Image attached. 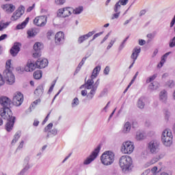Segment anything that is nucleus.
<instances>
[{"label": "nucleus", "mask_w": 175, "mask_h": 175, "mask_svg": "<svg viewBox=\"0 0 175 175\" xmlns=\"http://www.w3.org/2000/svg\"><path fill=\"white\" fill-rule=\"evenodd\" d=\"M148 149L150 154H158L161 150V142L157 139L150 141L148 144Z\"/></svg>", "instance_id": "nucleus-5"}, {"label": "nucleus", "mask_w": 175, "mask_h": 175, "mask_svg": "<svg viewBox=\"0 0 175 175\" xmlns=\"http://www.w3.org/2000/svg\"><path fill=\"white\" fill-rule=\"evenodd\" d=\"M101 163L105 166H110L114 163V153L111 151L105 152L100 157Z\"/></svg>", "instance_id": "nucleus-3"}, {"label": "nucleus", "mask_w": 175, "mask_h": 175, "mask_svg": "<svg viewBox=\"0 0 175 175\" xmlns=\"http://www.w3.org/2000/svg\"><path fill=\"white\" fill-rule=\"evenodd\" d=\"M146 38H148L147 43H150V42H151V39H154L155 38V35L152 33H148L147 34Z\"/></svg>", "instance_id": "nucleus-46"}, {"label": "nucleus", "mask_w": 175, "mask_h": 175, "mask_svg": "<svg viewBox=\"0 0 175 175\" xmlns=\"http://www.w3.org/2000/svg\"><path fill=\"white\" fill-rule=\"evenodd\" d=\"M46 35H47L48 39H50L51 36H54V32H53V31H49L47 32Z\"/></svg>", "instance_id": "nucleus-60"}, {"label": "nucleus", "mask_w": 175, "mask_h": 175, "mask_svg": "<svg viewBox=\"0 0 175 175\" xmlns=\"http://www.w3.org/2000/svg\"><path fill=\"white\" fill-rule=\"evenodd\" d=\"M36 65L38 69H44L49 65V60L47 59H38L36 62Z\"/></svg>", "instance_id": "nucleus-17"}, {"label": "nucleus", "mask_w": 175, "mask_h": 175, "mask_svg": "<svg viewBox=\"0 0 175 175\" xmlns=\"http://www.w3.org/2000/svg\"><path fill=\"white\" fill-rule=\"evenodd\" d=\"M27 38H35L38 33H39V29L36 28H31L29 29L27 32Z\"/></svg>", "instance_id": "nucleus-23"}, {"label": "nucleus", "mask_w": 175, "mask_h": 175, "mask_svg": "<svg viewBox=\"0 0 175 175\" xmlns=\"http://www.w3.org/2000/svg\"><path fill=\"white\" fill-rule=\"evenodd\" d=\"M145 138H146V136L144 135V133L140 131H137L136 136H135L136 140H138V141L144 140Z\"/></svg>", "instance_id": "nucleus-30"}, {"label": "nucleus", "mask_w": 175, "mask_h": 175, "mask_svg": "<svg viewBox=\"0 0 175 175\" xmlns=\"http://www.w3.org/2000/svg\"><path fill=\"white\" fill-rule=\"evenodd\" d=\"M129 1V0H119L118 1V3H119L122 6H125V5H126V3H128Z\"/></svg>", "instance_id": "nucleus-52"}, {"label": "nucleus", "mask_w": 175, "mask_h": 175, "mask_svg": "<svg viewBox=\"0 0 175 175\" xmlns=\"http://www.w3.org/2000/svg\"><path fill=\"white\" fill-rule=\"evenodd\" d=\"M55 83H57V81H54L53 83L51 85V86L50 87L49 90V93L50 94L51 92H53V90H54V87L55 85Z\"/></svg>", "instance_id": "nucleus-53"}, {"label": "nucleus", "mask_w": 175, "mask_h": 175, "mask_svg": "<svg viewBox=\"0 0 175 175\" xmlns=\"http://www.w3.org/2000/svg\"><path fill=\"white\" fill-rule=\"evenodd\" d=\"M120 9H121V4L119 3L118 1L113 8V10H114L115 13L120 12Z\"/></svg>", "instance_id": "nucleus-40"}, {"label": "nucleus", "mask_w": 175, "mask_h": 175, "mask_svg": "<svg viewBox=\"0 0 175 175\" xmlns=\"http://www.w3.org/2000/svg\"><path fill=\"white\" fill-rule=\"evenodd\" d=\"M161 142L165 147H170L173 144V134L169 129H165L161 135Z\"/></svg>", "instance_id": "nucleus-2"}, {"label": "nucleus", "mask_w": 175, "mask_h": 175, "mask_svg": "<svg viewBox=\"0 0 175 175\" xmlns=\"http://www.w3.org/2000/svg\"><path fill=\"white\" fill-rule=\"evenodd\" d=\"M134 150L135 145H133V142H132L127 141L123 142L121 146V152H122V154H132Z\"/></svg>", "instance_id": "nucleus-7"}, {"label": "nucleus", "mask_w": 175, "mask_h": 175, "mask_svg": "<svg viewBox=\"0 0 175 175\" xmlns=\"http://www.w3.org/2000/svg\"><path fill=\"white\" fill-rule=\"evenodd\" d=\"M33 23L35 24V25H37V27H44V25L47 24V16H37L33 20Z\"/></svg>", "instance_id": "nucleus-11"}, {"label": "nucleus", "mask_w": 175, "mask_h": 175, "mask_svg": "<svg viewBox=\"0 0 175 175\" xmlns=\"http://www.w3.org/2000/svg\"><path fill=\"white\" fill-rule=\"evenodd\" d=\"M53 128V123H49L44 129V132H50V129Z\"/></svg>", "instance_id": "nucleus-49"}, {"label": "nucleus", "mask_w": 175, "mask_h": 175, "mask_svg": "<svg viewBox=\"0 0 175 175\" xmlns=\"http://www.w3.org/2000/svg\"><path fill=\"white\" fill-rule=\"evenodd\" d=\"M117 39L114 38L113 40H111L109 44V45L107 46V50H110L111 47H113V44L116 43Z\"/></svg>", "instance_id": "nucleus-45"}, {"label": "nucleus", "mask_w": 175, "mask_h": 175, "mask_svg": "<svg viewBox=\"0 0 175 175\" xmlns=\"http://www.w3.org/2000/svg\"><path fill=\"white\" fill-rule=\"evenodd\" d=\"M1 8L3 10L7 12V13H13V11L16 10V6L13 4H4L1 5Z\"/></svg>", "instance_id": "nucleus-20"}, {"label": "nucleus", "mask_w": 175, "mask_h": 175, "mask_svg": "<svg viewBox=\"0 0 175 175\" xmlns=\"http://www.w3.org/2000/svg\"><path fill=\"white\" fill-rule=\"evenodd\" d=\"M3 84H5V81L3 80L2 75L0 74V86L3 85Z\"/></svg>", "instance_id": "nucleus-61"}, {"label": "nucleus", "mask_w": 175, "mask_h": 175, "mask_svg": "<svg viewBox=\"0 0 175 175\" xmlns=\"http://www.w3.org/2000/svg\"><path fill=\"white\" fill-rule=\"evenodd\" d=\"M170 54H172V52H167L161 57V60L160 62V68H162V66H163V64L166 62V59L167 57L170 55Z\"/></svg>", "instance_id": "nucleus-29"}, {"label": "nucleus", "mask_w": 175, "mask_h": 175, "mask_svg": "<svg viewBox=\"0 0 175 175\" xmlns=\"http://www.w3.org/2000/svg\"><path fill=\"white\" fill-rule=\"evenodd\" d=\"M31 169V165H29V157H26L23 161V169L21 170L24 174H25L28 170Z\"/></svg>", "instance_id": "nucleus-21"}, {"label": "nucleus", "mask_w": 175, "mask_h": 175, "mask_svg": "<svg viewBox=\"0 0 175 175\" xmlns=\"http://www.w3.org/2000/svg\"><path fill=\"white\" fill-rule=\"evenodd\" d=\"M146 44V40H139V46H144Z\"/></svg>", "instance_id": "nucleus-63"}, {"label": "nucleus", "mask_w": 175, "mask_h": 175, "mask_svg": "<svg viewBox=\"0 0 175 175\" xmlns=\"http://www.w3.org/2000/svg\"><path fill=\"white\" fill-rule=\"evenodd\" d=\"M160 96V100H162L163 102H166V100L167 99V92L166 90H163L160 92L159 94Z\"/></svg>", "instance_id": "nucleus-31"}, {"label": "nucleus", "mask_w": 175, "mask_h": 175, "mask_svg": "<svg viewBox=\"0 0 175 175\" xmlns=\"http://www.w3.org/2000/svg\"><path fill=\"white\" fill-rule=\"evenodd\" d=\"M43 49V45L40 42H36L33 45L34 52L33 53V57L34 58H39L42 55L40 51Z\"/></svg>", "instance_id": "nucleus-14"}, {"label": "nucleus", "mask_w": 175, "mask_h": 175, "mask_svg": "<svg viewBox=\"0 0 175 175\" xmlns=\"http://www.w3.org/2000/svg\"><path fill=\"white\" fill-rule=\"evenodd\" d=\"M10 25V22H3V21H1L0 22V31H3V29H6L7 27Z\"/></svg>", "instance_id": "nucleus-33"}, {"label": "nucleus", "mask_w": 175, "mask_h": 175, "mask_svg": "<svg viewBox=\"0 0 175 175\" xmlns=\"http://www.w3.org/2000/svg\"><path fill=\"white\" fill-rule=\"evenodd\" d=\"M157 79V74L153 75L151 77H149L146 79V83L148 84V83H151V81H154V80Z\"/></svg>", "instance_id": "nucleus-41"}, {"label": "nucleus", "mask_w": 175, "mask_h": 175, "mask_svg": "<svg viewBox=\"0 0 175 175\" xmlns=\"http://www.w3.org/2000/svg\"><path fill=\"white\" fill-rule=\"evenodd\" d=\"M29 23V17L26 18V19L21 23L16 26L18 29H24L25 27H27V24Z\"/></svg>", "instance_id": "nucleus-27"}, {"label": "nucleus", "mask_w": 175, "mask_h": 175, "mask_svg": "<svg viewBox=\"0 0 175 175\" xmlns=\"http://www.w3.org/2000/svg\"><path fill=\"white\" fill-rule=\"evenodd\" d=\"M88 94V93L87 92V90H85L81 91L82 96H87Z\"/></svg>", "instance_id": "nucleus-64"}, {"label": "nucleus", "mask_w": 175, "mask_h": 175, "mask_svg": "<svg viewBox=\"0 0 175 175\" xmlns=\"http://www.w3.org/2000/svg\"><path fill=\"white\" fill-rule=\"evenodd\" d=\"M100 151V145H98L93 152H92V154L88 157L84 161H83V165H90L92 162H94L95 159L98 157V155L99 154V152Z\"/></svg>", "instance_id": "nucleus-6"}, {"label": "nucleus", "mask_w": 175, "mask_h": 175, "mask_svg": "<svg viewBox=\"0 0 175 175\" xmlns=\"http://www.w3.org/2000/svg\"><path fill=\"white\" fill-rule=\"evenodd\" d=\"M34 94L36 96H42L43 95V86L39 85L34 91Z\"/></svg>", "instance_id": "nucleus-28"}, {"label": "nucleus", "mask_w": 175, "mask_h": 175, "mask_svg": "<svg viewBox=\"0 0 175 175\" xmlns=\"http://www.w3.org/2000/svg\"><path fill=\"white\" fill-rule=\"evenodd\" d=\"M120 14H121V12H118L112 15L111 20H114L116 18H118L120 17Z\"/></svg>", "instance_id": "nucleus-50"}, {"label": "nucleus", "mask_w": 175, "mask_h": 175, "mask_svg": "<svg viewBox=\"0 0 175 175\" xmlns=\"http://www.w3.org/2000/svg\"><path fill=\"white\" fill-rule=\"evenodd\" d=\"M50 133H51V135H53L54 136H55L57 135V133H58V130H57V129H53L51 131H49L46 137H50Z\"/></svg>", "instance_id": "nucleus-39"}, {"label": "nucleus", "mask_w": 175, "mask_h": 175, "mask_svg": "<svg viewBox=\"0 0 175 175\" xmlns=\"http://www.w3.org/2000/svg\"><path fill=\"white\" fill-rule=\"evenodd\" d=\"M21 136V133L17 132L14 136V139L12 141V144H16V143H17L18 140L20 139Z\"/></svg>", "instance_id": "nucleus-35"}, {"label": "nucleus", "mask_w": 175, "mask_h": 175, "mask_svg": "<svg viewBox=\"0 0 175 175\" xmlns=\"http://www.w3.org/2000/svg\"><path fill=\"white\" fill-rule=\"evenodd\" d=\"M0 105L3 107L1 109H10L12 107V100L6 96L0 98Z\"/></svg>", "instance_id": "nucleus-13"}, {"label": "nucleus", "mask_w": 175, "mask_h": 175, "mask_svg": "<svg viewBox=\"0 0 175 175\" xmlns=\"http://www.w3.org/2000/svg\"><path fill=\"white\" fill-rule=\"evenodd\" d=\"M3 76L6 81L7 84L12 85V84H14L16 81V78L14 77V75L12 72V70H5Z\"/></svg>", "instance_id": "nucleus-8"}, {"label": "nucleus", "mask_w": 175, "mask_h": 175, "mask_svg": "<svg viewBox=\"0 0 175 175\" xmlns=\"http://www.w3.org/2000/svg\"><path fill=\"white\" fill-rule=\"evenodd\" d=\"M95 94H96V90H95V89H91L90 92L87 94L88 100H92V99H94Z\"/></svg>", "instance_id": "nucleus-32"}, {"label": "nucleus", "mask_w": 175, "mask_h": 175, "mask_svg": "<svg viewBox=\"0 0 175 175\" xmlns=\"http://www.w3.org/2000/svg\"><path fill=\"white\" fill-rule=\"evenodd\" d=\"M158 161H159V158H158V156L153 157L149 162V166L150 165H154V163H157V162H158Z\"/></svg>", "instance_id": "nucleus-43"}, {"label": "nucleus", "mask_w": 175, "mask_h": 175, "mask_svg": "<svg viewBox=\"0 0 175 175\" xmlns=\"http://www.w3.org/2000/svg\"><path fill=\"white\" fill-rule=\"evenodd\" d=\"M131 128H132V124L129 122H126L122 128V133H129L131 132Z\"/></svg>", "instance_id": "nucleus-25"}, {"label": "nucleus", "mask_w": 175, "mask_h": 175, "mask_svg": "<svg viewBox=\"0 0 175 175\" xmlns=\"http://www.w3.org/2000/svg\"><path fill=\"white\" fill-rule=\"evenodd\" d=\"M24 102V96L21 93H17L14 96L12 103L14 106H21Z\"/></svg>", "instance_id": "nucleus-12"}, {"label": "nucleus", "mask_w": 175, "mask_h": 175, "mask_svg": "<svg viewBox=\"0 0 175 175\" xmlns=\"http://www.w3.org/2000/svg\"><path fill=\"white\" fill-rule=\"evenodd\" d=\"M164 114L166 121H169V118H170V111H165Z\"/></svg>", "instance_id": "nucleus-51"}, {"label": "nucleus", "mask_w": 175, "mask_h": 175, "mask_svg": "<svg viewBox=\"0 0 175 175\" xmlns=\"http://www.w3.org/2000/svg\"><path fill=\"white\" fill-rule=\"evenodd\" d=\"M16 121V118H13L12 120H8L5 124V130L7 132H11L13 130V126H14V122Z\"/></svg>", "instance_id": "nucleus-22"}, {"label": "nucleus", "mask_w": 175, "mask_h": 175, "mask_svg": "<svg viewBox=\"0 0 175 175\" xmlns=\"http://www.w3.org/2000/svg\"><path fill=\"white\" fill-rule=\"evenodd\" d=\"M87 37L85 35H83L82 36L79 37L78 39V43H83L85 40H87Z\"/></svg>", "instance_id": "nucleus-48"}, {"label": "nucleus", "mask_w": 175, "mask_h": 175, "mask_svg": "<svg viewBox=\"0 0 175 175\" xmlns=\"http://www.w3.org/2000/svg\"><path fill=\"white\" fill-rule=\"evenodd\" d=\"M170 47H175V36L170 42Z\"/></svg>", "instance_id": "nucleus-55"}, {"label": "nucleus", "mask_w": 175, "mask_h": 175, "mask_svg": "<svg viewBox=\"0 0 175 175\" xmlns=\"http://www.w3.org/2000/svg\"><path fill=\"white\" fill-rule=\"evenodd\" d=\"M24 12H25V8L24 6H21L18 8V10L14 12L11 16V21H16L18 20L20 17H21L24 14Z\"/></svg>", "instance_id": "nucleus-10"}, {"label": "nucleus", "mask_w": 175, "mask_h": 175, "mask_svg": "<svg viewBox=\"0 0 175 175\" xmlns=\"http://www.w3.org/2000/svg\"><path fill=\"white\" fill-rule=\"evenodd\" d=\"M167 85H168V87H170L172 88V87H173L174 85V82L173 81V80H170L167 83Z\"/></svg>", "instance_id": "nucleus-58"}, {"label": "nucleus", "mask_w": 175, "mask_h": 175, "mask_svg": "<svg viewBox=\"0 0 175 175\" xmlns=\"http://www.w3.org/2000/svg\"><path fill=\"white\" fill-rule=\"evenodd\" d=\"M37 68L38 66L36 64L28 62L27 66L25 67V72H33V70H35Z\"/></svg>", "instance_id": "nucleus-24"}, {"label": "nucleus", "mask_w": 175, "mask_h": 175, "mask_svg": "<svg viewBox=\"0 0 175 175\" xmlns=\"http://www.w3.org/2000/svg\"><path fill=\"white\" fill-rule=\"evenodd\" d=\"M133 163L132 157L127 155L122 156L119 160V165L123 173H129L132 170Z\"/></svg>", "instance_id": "nucleus-1"}, {"label": "nucleus", "mask_w": 175, "mask_h": 175, "mask_svg": "<svg viewBox=\"0 0 175 175\" xmlns=\"http://www.w3.org/2000/svg\"><path fill=\"white\" fill-rule=\"evenodd\" d=\"M0 116L4 120H7V121H12L13 120V118H16V117L13 116V113H12V110L8 108L1 109Z\"/></svg>", "instance_id": "nucleus-9"}, {"label": "nucleus", "mask_w": 175, "mask_h": 175, "mask_svg": "<svg viewBox=\"0 0 175 175\" xmlns=\"http://www.w3.org/2000/svg\"><path fill=\"white\" fill-rule=\"evenodd\" d=\"M103 33V32L101 31V32L94 34L92 40H95V39H96V38H99V36H100V35H102Z\"/></svg>", "instance_id": "nucleus-57"}, {"label": "nucleus", "mask_w": 175, "mask_h": 175, "mask_svg": "<svg viewBox=\"0 0 175 175\" xmlns=\"http://www.w3.org/2000/svg\"><path fill=\"white\" fill-rule=\"evenodd\" d=\"M80 104V100H79V98L77 97H75L71 103L72 107H77Z\"/></svg>", "instance_id": "nucleus-36"}, {"label": "nucleus", "mask_w": 175, "mask_h": 175, "mask_svg": "<svg viewBox=\"0 0 175 175\" xmlns=\"http://www.w3.org/2000/svg\"><path fill=\"white\" fill-rule=\"evenodd\" d=\"M42 75L43 73L42 72V70H37L33 72V77L36 80H39L40 79H42Z\"/></svg>", "instance_id": "nucleus-34"}, {"label": "nucleus", "mask_w": 175, "mask_h": 175, "mask_svg": "<svg viewBox=\"0 0 175 175\" xmlns=\"http://www.w3.org/2000/svg\"><path fill=\"white\" fill-rule=\"evenodd\" d=\"M66 2V0H55L56 5H64Z\"/></svg>", "instance_id": "nucleus-54"}, {"label": "nucleus", "mask_w": 175, "mask_h": 175, "mask_svg": "<svg viewBox=\"0 0 175 175\" xmlns=\"http://www.w3.org/2000/svg\"><path fill=\"white\" fill-rule=\"evenodd\" d=\"M41 100L40 98H38L37 100H36L35 101L33 102V103L30 105L29 109H35L36 106H38V105H39V103H40Z\"/></svg>", "instance_id": "nucleus-37"}, {"label": "nucleus", "mask_w": 175, "mask_h": 175, "mask_svg": "<svg viewBox=\"0 0 175 175\" xmlns=\"http://www.w3.org/2000/svg\"><path fill=\"white\" fill-rule=\"evenodd\" d=\"M81 12H83V7H79L75 10H72V13H74V14H80Z\"/></svg>", "instance_id": "nucleus-38"}, {"label": "nucleus", "mask_w": 175, "mask_h": 175, "mask_svg": "<svg viewBox=\"0 0 175 175\" xmlns=\"http://www.w3.org/2000/svg\"><path fill=\"white\" fill-rule=\"evenodd\" d=\"M150 90H157L158 88V83L157 82L151 83L149 85Z\"/></svg>", "instance_id": "nucleus-42"}, {"label": "nucleus", "mask_w": 175, "mask_h": 175, "mask_svg": "<svg viewBox=\"0 0 175 175\" xmlns=\"http://www.w3.org/2000/svg\"><path fill=\"white\" fill-rule=\"evenodd\" d=\"M10 65H12V60L9 59L5 63V70H10Z\"/></svg>", "instance_id": "nucleus-47"}, {"label": "nucleus", "mask_w": 175, "mask_h": 175, "mask_svg": "<svg viewBox=\"0 0 175 175\" xmlns=\"http://www.w3.org/2000/svg\"><path fill=\"white\" fill-rule=\"evenodd\" d=\"M110 72V67L106 66L104 69V75H109V72Z\"/></svg>", "instance_id": "nucleus-59"}, {"label": "nucleus", "mask_w": 175, "mask_h": 175, "mask_svg": "<svg viewBox=\"0 0 175 175\" xmlns=\"http://www.w3.org/2000/svg\"><path fill=\"white\" fill-rule=\"evenodd\" d=\"M94 33H95L94 31H90L87 34H85V36H86V38L88 39V38H91V36H92V35H94Z\"/></svg>", "instance_id": "nucleus-56"}, {"label": "nucleus", "mask_w": 175, "mask_h": 175, "mask_svg": "<svg viewBox=\"0 0 175 175\" xmlns=\"http://www.w3.org/2000/svg\"><path fill=\"white\" fill-rule=\"evenodd\" d=\"M99 72H100V66H97L94 68L92 74L90 77V79H89L87 81L85 85H82L81 86V88H83V87H85L86 90H91V88L92 87V83H94V79L98 77V75H99Z\"/></svg>", "instance_id": "nucleus-4"}, {"label": "nucleus", "mask_w": 175, "mask_h": 175, "mask_svg": "<svg viewBox=\"0 0 175 175\" xmlns=\"http://www.w3.org/2000/svg\"><path fill=\"white\" fill-rule=\"evenodd\" d=\"M6 38H8V35L7 34H3L0 36V42L2 40H5V39H6Z\"/></svg>", "instance_id": "nucleus-62"}, {"label": "nucleus", "mask_w": 175, "mask_h": 175, "mask_svg": "<svg viewBox=\"0 0 175 175\" xmlns=\"http://www.w3.org/2000/svg\"><path fill=\"white\" fill-rule=\"evenodd\" d=\"M64 38H65V35L64 34V32L62 31L57 32L55 36V42L56 44H61V43H64Z\"/></svg>", "instance_id": "nucleus-18"}, {"label": "nucleus", "mask_w": 175, "mask_h": 175, "mask_svg": "<svg viewBox=\"0 0 175 175\" xmlns=\"http://www.w3.org/2000/svg\"><path fill=\"white\" fill-rule=\"evenodd\" d=\"M140 51H142V49L139 46H137L133 49L132 54L131 55V59H133V64L136 62L137 57H139V54H140Z\"/></svg>", "instance_id": "nucleus-19"}, {"label": "nucleus", "mask_w": 175, "mask_h": 175, "mask_svg": "<svg viewBox=\"0 0 175 175\" xmlns=\"http://www.w3.org/2000/svg\"><path fill=\"white\" fill-rule=\"evenodd\" d=\"M146 98L144 97H140L137 101V107L139 109H143L146 106Z\"/></svg>", "instance_id": "nucleus-26"}, {"label": "nucleus", "mask_w": 175, "mask_h": 175, "mask_svg": "<svg viewBox=\"0 0 175 175\" xmlns=\"http://www.w3.org/2000/svg\"><path fill=\"white\" fill-rule=\"evenodd\" d=\"M72 12H73V9L70 8H62L58 10L57 15L60 17H69L72 14Z\"/></svg>", "instance_id": "nucleus-15"}, {"label": "nucleus", "mask_w": 175, "mask_h": 175, "mask_svg": "<svg viewBox=\"0 0 175 175\" xmlns=\"http://www.w3.org/2000/svg\"><path fill=\"white\" fill-rule=\"evenodd\" d=\"M99 86V79H98L95 83L94 84V83H92V88H90L91 89H93L94 90H98V87Z\"/></svg>", "instance_id": "nucleus-44"}, {"label": "nucleus", "mask_w": 175, "mask_h": 175, "mask_svg": "<svg viewBox=\"0 0 175 175\" xmlns=\"http://www.w3.org/2000/svg\"><path fill=\"white\" fill-rule=\"evenodd\" d=\"M20 47H21V43L15 42L13 46L10 49V54L12 57H16L20 53Z\"/></svg>", "instance_id": "nucleus-16"}]
</instances>
